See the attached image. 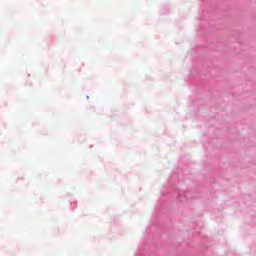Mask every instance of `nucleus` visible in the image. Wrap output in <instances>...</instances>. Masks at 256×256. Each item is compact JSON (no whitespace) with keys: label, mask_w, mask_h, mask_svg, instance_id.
<instances>
[{"label":"nucleus","mask_w":256,"mask_h":256,"mask_svg":"<svg viewBox=\"0 0 256 256\" xmlns=\"http://www.w3.org/2000/svg\"><path fill=\"white\" fill-rule=\"evenodd\" d=\"M86 99H89V96H86Z\"/></svg>","instance_id":"2"},{"label":"nucleus","mask_w":256,"mask_h":256,"mask_svg":"<svg viewBox=\"0 0 256 256\" xmlns=\"http://www.w3.org/2000/svg\"><path fill=\"white\" fill-rule=\"evenodd\" d=\"M178 200H180V201H181V194H179V196H178Z\"/></svg>","instance_id":"1"}]
</instances>
